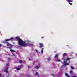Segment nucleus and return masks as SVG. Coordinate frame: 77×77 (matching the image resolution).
I'll list each match as a JSON object with an SVG mask.
<instances>
[{"label": "nucleus", "mask_w": 77, "mask_h": 77, "mask_svg": "<svg viewBox=\"0 0 77 77\" xmlns=\"http://www.w3.org/2000/svg\"><path fill=\"white\" fill-rule=\"evenodd\" d=\"M16 38L18 39L19 45L21 46H27L29 44V42L26 43L25 42L23 41L22 39L20 38L19 37H16Z\"/></svg>", "instance_id": "nucleus-1"}, {"label": "nucleus", "mask_w": 77, "mask_h": 77, "mask_svg": "<svg viewBox=\"0 0 77 77\" xmlns=\"http://www.w3.org/2000/svg\"><path fill=\"white\" fill-rule=\"evenodd\" d=\"M13 39H14V38H13V37H11V38L8 39H5V41L4 42H4V43H6L7 44V46H11V44H10L9 42H8V41H10V40Z\"/></svg>", "instance_id": "nucleus-2"}, {"label": "nucleus", "mask_w": 77, "mask_h": 77, "mask_svg": "<svg viewBox=\"0 0 77 77\" xmlns=\"http://www.w3.org/2000/svg\"><path fill=\"white\" fill-rule=\"evenodd\" d=\"M67 61H64L63 63H64V65H69V63H66Z\"/></svg>", "instance_id": "nucleus-3"}, {"label": "nucleus", "mask_w": 77, "mask_h": 77, "mask_svg": "<svg viewBox=\"0 0 77 77\" xmlns=\"http://www.w3.org/2000/svg\"><path fill=\"white\" fill-rule=\"evenodd\" d=\"M9 69V67H7L6 69L5 70V72H6V73H8V69Z\"/></svg>", "instance_id": "nucleus-4"}, {"label": "nucleus", "mask_w": 77, "mask_h": 77, "mask_svg": "<svg viewBox=\"0 0 77 77\" xmlns=\"http://www.w3.org/2000/svg\"><path fill=\"white\" fill-rule=\"evenodd\" d=\"M39 46L41 48H42L43 47H44V45L42 43H39Z\"/></svg>", "instance_id": "nucleus-5"}, {"label": "nucleus", "mask_w": 77, "mask_h": 77, "mask_svg": "<svg viewBox=\"0 0 77 77\" xmlns=\"http://www.w3.org/2000/svg\"><path fill=\"white\" fill-rule=\"evenodd\" d=\"M65 76H66V77H71V76H69V75L68 73H65Z\"/></svg>", "instance_id": "nucleus-6"}, {"label": "nucleus", "mask_w": 77, "mask_h": 77, "mask_svg": "<svg viewBox=\"0 0 77 77\" xmlns=\"http://www.w3.org/2000/svg\"><path fill=\"white\" fill-rule=\"evenodd\" d=\"M67 56V54L66 53H64L63 55V57H64L65 56Z\"/></svg>", "instance_id": "nucleus-7"}, {"label": "nucleus", "mask_w": 77, "mask_h": 77, "mask_svg": "<svg viewBox=\"0 0 77 77\" xmlns=\"http://www.w3.org/2000/svg\"><path fill=\"white\" fill-rule=\"evenodd\" d=\"M73 2V0H67V2H69H69Z\"/></svg>", "instance_id": "nucleus-8"}, {"label": "nucleus", "mask_w": 77, "mask_h": 77, "mask_svg": "<svg viewBox=\"0 0 77 77\" xmlns=\"http://www.w3.org/2000/svg\"><path fill=\"white\" fill-rule=\"evenodd\" d=\"M44 49V48H42V50H41V53H43Z\"/></svg>", "instance_id": "nucleus-9"}, {"label": "nucleus", "mask_w": 77, "mask_h": 77, "mask_svg": "<svg viewBox=\"0 0 77 77\" xmlns=\"http://www.w3.org/2000/svg\"><path fill=\"white\" fill-rule=\"evenodd\" d=\"M10 51L11 52H15V51L14 50H12V49H11L10 50Z\"/></svg>", "instance_id": "nucleus-10"}, {"label": "nucleus", "mask_w": 77, "mask_h": 77, "mask_svg": "<svg viewBox=\"0 0 77 77\" xmlns=\"http://www.w3.org/2000/svg\"><path fill=\"white\" fill-rule=\"evenodd\" d=\"M58 54H56V56H55V58H57L58 57Z\"/></svg>", "instance_id": "nucleus-11"}, {"label": "nucleus", "mask_w": 77, "mask_h": 77, "mask_svg": "<svg viewBox=\"0 0 77 77\" xmlns=\"http://www.w3.org/2000/svg\"><path fill=\"white\" fill-rule=\"evenodd\" d=\"M48 61H49L50 60H51V59L50 57H48Z\"/></svg>", "instance_id": "nucleus-12"}, {"label": "nucleus", "mask_w": 77, "mask_h": 77, "mask_svg": "<svg viewBox=\"0 0 77 77\" xmlns=\"http://www.w3.org/2000/svg\"><path fill=\"white\" fill-rule=\"evenodd\" d=\"M70 59L69 57H67L66 59V60H69Z\"/></svg>", "instance_id": "nucleus-13"}, {"label": "nucleus", "mask_w": 77, "mask_h": 77, "mask_svg": "<svg viewBox=\"0 0 77 77\" xmlns=\"http://www.w3.org/2000/svg\"><path fill=\"white\" fill-rule=\"evenodd\" d=\"M52 76L54 77H55V75H54V74H53V73L52 74Z\"/></svg>", "instance_id": "nucleus-14"}, {"label": "nucleus", "mask_w": 77, "mask_h": 77, "mask_svg": "<svg viewBox=\"0 0 77 77\" xmlns=\"http://www.w3.org/2000/svg\"><path fill=\"white\" fill-rule=\"evenodd\" d=\"M71 69H74V67H73V66H71Z\"/></svg>", "instance_id": "nucleus-15"}, {"label": "nucleus", "mask_w": 77, "mask_h": 77, "mask_svg": "<svg viewBox=\"0 0 77 77\" xmlns=\"http://www.w3.org/2000/svg\"><path fill=\"white\" fill-rule=\"evenodd\" d=\"M19 62H20V63H23V61H22L21 60H19Z\"/></svg>", "instance_id": "nucleus-16"}, {"label": "nucleus", "mask_w": 77, "mask_h": 77, "mask_svg": "<svg viewBox=\"0 0 77 77\" xmlns=\"http://www.w3.org/2000/svg\"><path fill=\"white\" fill-rule=\"evenodd\" d=\"M35 68L36 69H38V68H39V67L38 66H35Z\"/></svg>", "instance_id": "nucleus-17"}, {"label": "nucleus", "mask_w": 77, "mask_h": 77, "mask_svg": "<svg viewBox=\"0 0 77 77\" xmlns=\"http://www.w3.org/2000/svg\"><path fill=\"white\" fill-rule=\"evenodd\" d=\"M38 75V72L36 73L35 74V75Z\"/></svg>", "instance_id": "nucleus-18"}, {"label": "nucleus", "mask_w": 77, "mask_h": 77, "mask_svg": "<svg viewBox=\"0 0 77 77\" xmlns=\"http://www.w3.org/2000/svg\"><path fill=\"white\" fill-rule=\"evenodd\" d=\"M17 69L18 70H19L20 69V68H17Z\"/></svg>", "instance_id": "nucleus-19"}, {"label": "nucleus", "mask_w": 77, "mask_h": 77, "mask_svg": "<svg viewBox=\"0 0 77 77\" xmlns=\"http://www.w3.org/2000/svg\"><path fill=\"white\" fill-rule=\"evenodd\" d=\"M73 72L72 71H71L70 72V74H72Z\"/></svg>", "instance_id": "nucleus-20"}, {"label": "nucleus", "mask_w": 77, "mask_h": 77, "mask_svg": "<svg viewBox=\"0 0 77 77\" xmlns=\"http://www.w3.org/2000/svg\"><path fill=\"white\" fill-rule=\"evenodd\" d=\"M69 4L70 5H72V4L71 2H69Z\"/></svg>", "instance_id": "nucleus-21"}, {"label": "nucleus", "mask_w": 77, "mask_h": 77, "mask_svg": "<svg viewBox=\"0 0 77 77\" xmlns=\"http://www.w3.org/2000/svg\"><path fill=\"white\" fill-rule=\"evenodd\" d=\"M8 48H10V49H11L12 48L11 47H8Z\"/></svg>", "instance_id": "nucleus-22"}, {"label": "nucleus", "mask_w": 77, "mask_h": 77, "mask_svg": "<svg viewBox=\"0 0 77 77\" xmlns=\"http://www.w3.org/2000/svg\"><path fill=\"white\" fill-rule=\"evenodd\" d=\"M9 65V63H7V64L6 66H8Z\"/></svg>", "instance_id": "nucleus-23"}, {"label": "nucleus", "mask_w": 77, "mask_h": 77, "mask_svg": "<svg viewBox=\"0 0 77 77\" xmlns=\"http://www.w3.org/2000/svg\"><path fill=\"white\" fill-rule=\"evenodd\" d=\"M24 75V73H22V74H21V75Z\"/></svg>", "instance_id": "nucleus-24"}, {"label": "nucleus", "mask_w": 77, "mask_h": 77, "mask_svg": "<svg viewBox=\"0 0 77 77\" xmlns=\"http://www.w3.org/2000/svg\"><path fill=\"white\" fill-rule=\"evenodd\" d=\"M10 75H8V76H7V77H10Z\"/></svg>", "instance_id": "nucleus-25"}, {"label": "nucleus", "mask_w": 77, "mask_h": 77, "mask_svg": "<svg viewBox=\"0 0 77 77\" xmlns=\"http://www.w3.org/2000/svg\"><path fill=\"white\" fill-rule=\"evenodd\" d=\"M73 77H77L76 76H73Z\"/></svg>", "instance_id": "nucleus-26"}, {"label": "nucleus", "mask_w": 77, "mask_h": 77, "mask_svg": "<svg viewBox=\"0 0 77 77\" xmlns=\"http://www.w3.org/2000/svg\"><path fill=\"white\" fill-rule=\"evenodd\" d=\"M58 61L60 62V59H59V60H58Z\"/></svg>", "instance_id": "nucleus-27"}, {"label": "nucleus", "mask_w": 77, "mask_h": 77, "mask_svg": "<svg viewBox=\"0 0 77 77\" xmlns=\"http://www.w3.org/2000/svg\"><path fill=\"white\" fill-rule=\"evenodd\" d=\"M10 58H8V60H10Z\"/></svg>", "instance_id": "nucleus-28"}, {"label": "nucleus", "mask_w": 77, "mask_h": 77, "mask_svg": "<svg viewBox=\"0 0 77 77\" xmlns=\"http://www.w3.org/2000/svg\"><path fill=\"white\" fill-rule=\"evenodd\" d=\"M36 52H38V50H36Z\"/></svg>", "instance_id": "nucleus-29"}, {"label": "nucleus", "mask_w": 77, "mask_h": 77, "mask_svg": "<svg viewBox=\"0 0 77 77\" xmlns=\"http://www.w3.org/2000/svg\"><path fill=\"white\" fill-rule=\"evenodd\" d=\"M2 44H0V47H1L2 46Z\"/></svg>", "instance_id": "nucleus-30"}, {"label": "nucleus", "mask_w": 77, "mask_h": 77, "mask_svg": "<svg viewBox=\"0 0 77 77\" xmlns=\"http://www.w3.org/2000/svg\"><path fill=\"white\" fill-rule=\"evenodd\" d=\"M1 74L0 73V77H1Z\"/></svg>", "instance_id": "nucleus-31"}, {"label": "nucleus", "mask_w": 77, "mask_h": 77, "mask_svg": "<svg viewBox=\"0 0 77 77\" xmlns=\"http://www.w3.org/2000/svg\"><path fill=\"white\" fill-rule=\"evenodd\" d=\"M35 63V62H34V63H33V65H34Z\"/></svg>", "instance_id": "nucleus-32"}, {"label": "nucleus", "mask_w": 77, "mask_h": 77, "mask_svg": "<svg viewBox=\"0 0 77 77\" xmlns=\"http://www.w3.org/2000/svg\"><path fill=\"white\" fill-rule=\"evenodd\" d=\"M42 39H43V38H44L43 37H42Z\"/></svg>", "instance_id": "nucleus-33"}, {"label": "nucleus", "mask_w": 77, "mask_h": 77, "mask_svg": "<svg viewBox=\"0 0 77 77\" xmlns=\"http://www.w3.org/2000/svg\"><path fill=\"white\" fill-rule=\"evenodd\" d=\"M29 60H30V59H29Z\"/></svg>", "instance_id": "nucleus-34"}, {"label": "nucleus", "mask_w": 77, "mask_h": 77, "mask_svg": "<svg viewBox=\"0 0 77 77\" xmlns=\"http://www.w3.org/2000/svg\"><path fill=\"white\" fill-rule=\"evenodd\" d=\"M38 77H40L39 75H38Z\"/></svg>", "instance_id": "nucleus-35"}, {"label": "nucleus", "mask_w": 77, "mask_h": 77, "mask_svg": "<svg viewBox=\"0 0 77 77\" xmlns=\"http://www.w3.org/2000/svg\"><path fill=\"white\" fill-rule=\"evenodd\" d=\"M28 67L29 68V66H28Z\"/></svg>", "instance_id": "nucleus-36"}, {"label": "nucleus", "mask_w": 77, "mask_h": 77, "mask_svg": "<svg viewBox=\"0 0 77 77\" xmlns=\"http://www.w3.org/2000/svg\"><path fill=\"white\" fill-rule=\"evenodd\" d=\"M2 77H4L3 76H2Z\"/></svg>", "instance_id": "nucleus-37"}, {"label": "nucleus", "mask_w": 77, "mask_h": 77, "mask_svg": "<svg viewBox=\"0 0 77 77\" xmlns=\"http://www.w3.org/2000/svg\"><path fill=\"white\" fill-rule=\"evenodd\" d=\"M58 77H60V76H58Z\"/></svg>", "instance_id": "nucleus-38"}]
</instances>
